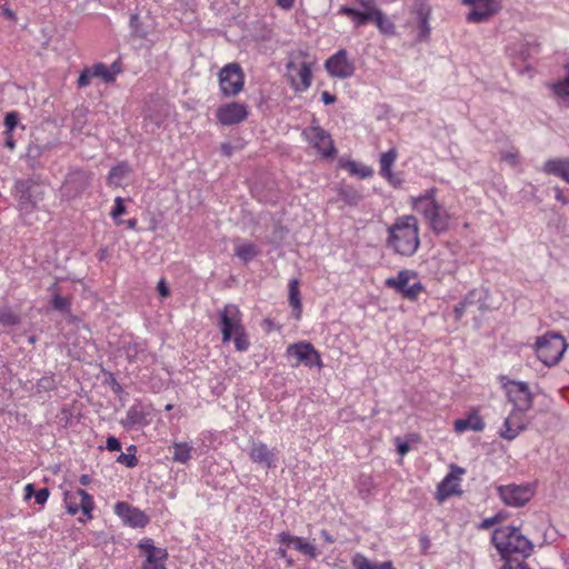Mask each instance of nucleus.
<instances>
[{
  "mask_svg": "<svg viewBox=\"0 0 569 569\" xmlns=\"http://www.w3.org/2000/svg\"><path fill=\"white\" fill-rule=\"evenodd\" d=\"M389 244L401 256H412L419 247L418 222L416 217L399 218L389 228Z\"/></svg>",
  "mask_w": 569,
  "mask_h": 569,
  "instance_id": "1",
  "label": "nucleus"
},
{
  "mask_svg": "<svg viewBox=\"0 0 569 569\" xmlns=\"http://www.w3.org/2000/svg\"><path fill=\"white\" fill-rule=\"evenodd\" d=\"M492 542L501 556H520L528 558L533 550L531 541L521 535L516 527L497 529L492 536Z\"/></svg>",
  "mask_w": 569,
  "mask_h": 569,
  "instance_id": "2",
  "label": "nucleus"
},
{
  "mask_svg": "<svg viewBox=\"0 0 569 569\" xmlns=\"http://www.w3.org/2000/svg\"><path fill=\"white\" fill-rule=\"evenodd\" d=\"M14 189L19 208L30 212L43 200L47 186L38 179L29 178L17 180Z\"/></svg>",
  "mask_w": 569,
  "mask_h": 569,
  "instance_id": "3",
  "label": "nucleus"
},
{
  "mask_svg": "<svg viewBox=\"0 0 569 569\" xmlns=\"http://www.w3.org/2000/svg\"><path fill=\"white\" fill-rule=\"evenodd\" d=\"M538 358L548 367L557 365L562 358L567 343L559 333H547L536 342Z\"/></svg>",
  "mask_w": 569,
  "mask_h": 569,
  "instance_id": "4",
  "label": "nucleus"
},
{
  "mask_svg": "<svg viewBox=\"0 0 569 569\" xmlns=\"http://www.w3.org/2000/svg\"><path fill=\"white\" fill-rule=\"evenodd\" d=\"M219 86L224 97H236L243 89L244 74L241 67L229 63L219 71Z\"/></svg>",
  "mask_w": 569,
  "mask_h": 569,
  "instance_id": "5",
  "label": "nucleus"
},
{
  "mask_svg": "<svg viewBox=\"0 0 569 569\" xmlns=\"http://www.w3.org/2000/svg\"><path fill=\"white\" fill-rule=\"evenodd\" d=\"M498 493L501 500L509 507L525 506L535 495V488L530 485L499 486Z\"/></svg>",
  "mask_w": 569,
  "mask_h": 569,
  "instance_id": "6",
  "label": "nucleus"
},
{
  "mask_svg": "<svg viewBox=\"0 0 569 569\" xmlns=\"http://www.w3.org/2000/svg\"><path fill=\"white\" fill-rule=\"evenodd\" d=\"M462 3L471 7L467 14V21L471 23L486 22L501 9L499 0H462Z\"/></svg>",
  "mask_w": 569,
  "mask_h": 569,
  "instance_id": "7",
  "label": "nucleus"
},
{
  "mask_svg": "<svg viewBox=\"0 0 569 569\" xmlns=\"http://www.w3.org/2000/svg\"><path fill=\"white\" fill-rule=\"evenodd\" d=\"M361 10L355 9L351 7H341L339 10L340 14L349 17L355 27H361L367 24L368 22H371L373 20V17L379 12L381 9L377 4V0H355Z\"/></svg>",
  "mask_w": 569,
  "mask_h": 569,
  "instance_id": "8",
  "label": "nucleus"
},
{
  "mask_svg": "<svg viewBox=\"0 0 569 569\" xmlns=\"http://www.w3.org/2000/svg\"><path fill=\"white\" fill-rule=\"evenodd\" d=\"M302 136L323 157L335 156L336 149L331 136L318 124H312L308 128H305Z\"/></svg>",
  "mask_w": 569,
  "mask_h": 569,
  "instance_id": "9",
  "label": "nucleus"
},
{
  "mask_svg": "<svg viewBox=\"0 0 569 569\" xmlns=\"http://www.w3.org/2000/svg\"><path fill=\"white\" fill-rule=\"evenodd\" d=\"M503 387L516 411L526 412L532 407V393L526 382L509 380Z\"/></svg>",
  "mask_w": 569,
  "mask_h": 569,
  "instance_id": "10",
  "label": "nucleus"
},
{
  "mask_svg": "<svg viewBox=\"0 0 569 569\" xmlns=\"http://www.w3.org/2000/svg\"><path fill=\"white\" fill-rule=\"evenodd\" d=\"M286 77L295 91H306L311 86L310 64L307 62L297 64L295 61H289Z\"/></svg>",
  "mask_w": 569,
  "mask_h": 569,
  "instance_id": "11",
  "label": "nucleus"
},
{
  "mask_svg": "<svg viewBox=\"0 0 569 569\" xmlns=\"http://www.w3.org/2000/svg\"><path fill=\"white\" fill-rule=\"evenodd\" d=\"M416 277V272L409 270H401L398 272L397 277L388 278L386 280V284L389 288L396 289L406 298L415 299L422 291V286L419 281H416L412 284L409 283L410 279Z\"/></svg>",
  "mask_w": 569,
  "mask_h": 569,
  "instance_id": "12",
  "label": "nucleus"
},
{
  "mask_svg": "<svg viewBox=\"0 0 569 569\" xmlns=\"http://www.w3.org/2000/svg\"><path fill=\"white\" fill-rule=\"evenodd\" d=\"M220 326L222 333V341L228 342L232 333L244 329L241 325V315L236 305H227L220 313Z\"/></svg>",
  "mask_w": 569,
  "mask_h": 569,
  "instance_id": "13",
  "label": "nucleus"
},
{
  "mask_svg": "<svg viewBox=\"0 0 569 569\" xmlns=\"http://www.w3.org/2000/svg\"><path fill=\"white\" fill-rule=\"evenodd\" d=\"M326 70L331 77L346 79L355 73V64L349 61L345 49L339 50L325 63Z\"/></svg>",
  "mask_w": 569,
  "mask_h": 569,
  "instance_id": "14",
  "label": "nucleus"
},
{
  "mask_svg": "<svg viewBox=\"0 0 569 569\" xmlns=\"http://www.w3.org/2000/svg\"><path fill=\"white\" fill-rule=\"evenodd\" d=\"M287 353L297 359V363L303 362L308 367H322L320 355L309 342H298L287 348Z\"/></svg>",
  "mask_w": 569,
  "mask_h": 569,
  "instance_id": "15",
  "label": "nucleus"
},
{
  "mask_svg": "<svg viewBox=\"0 0 569 569\" xmlns=\"http://www.w3.org/2000/svg\"><path fill=\"white\" fill-rule=\"evenodd\" d=\"M249 112L244 104L230 102L222 104L217 110V119L223 126H233L247 119Z\"/></svg>",
  "mask_w": 569,
  "mask_h": 569,
  "instance_id": "16",
  "label": "nucleus"
},
{
  "mask_svg": "<svg viewBox=\"0 0 569 569\" xmlns=\"http://www.w3.org/2000/svg\"><path fill=\"white\" fill-rule=\"evenodd\" d=\"M422 214L428 220L430 228L436 233L445 232L448 229L449 216L441 210L437 201H432L422 208Z\"/></svg>",
  "mask_w": 569,
  "mask_h": 569,
  "instance_id": "17",
  "label": "nucleus"
},
{
  "mask_svg": "<svg viewBox=\"0 0 569 569\" xmlns=\"http://www.w3.org/2000/svg\"><path fill=\"white\" fill-rule=\"evenodd\" d=\"M169 113V107L166 102L158 100L149 104L144 116V127L147 131L154 132L166 120Z\"/></svg>",
  "mask_w": 569,
  "mask_h": 569,
  "instance_id": "18",
  "label": "nucleus"
},
{
  "mask_svg": "<svg viewBox=\"0 0 569 569\" xmlns=\"http://www.w3.org/2000/svg\"><path fill=\"white\" fill-rule=\"evenodd\" d=\"M465 472L462 468L453 466L451 472L438 486L437 498L440 502L448 497L459 493V477Z\"/></svg>",
  "mask_w": 569,
  "mask_h": 569,
  "instance_id": "19",
  "label": "nucleus"
},
{
  "mask_svg": "<svg viewBox=\"0 0 569 569\" xmlns=\"http://www.w3.org/2000/svg\"><path fill=\"white\" fill-rule=\"evenodd\" d=\"M114 509L117 515L133 528H143L149 521L142 511L129 506L127 502H118Z\"/></svg>",
  "mask_w": 569,
  "mask_h": 569,
  "instance_id": "20",
  "label": "nucleus"
},
{
  "mask_svg": "<svg viewBox=\"0 0 569 569\" xmlns=\"http://www.w3.org/2000/svg\"><path fill=\"white\" fill-rule=\"evenodd\" d=\"M249 456L253 462L262 466L263 468L270 469L276 467V449H270L262 442H253L250 448Z\"/></svg>",
  "mask_w": 569,
  "mask_h": 569,
  "instance_id": "21",
  "label": "nucleus"
},
{
  "mask_svg": "<svg viewBox=\"0 0 569 569\" xmlns=\"http://www.w3.org/2000/svg\"><path fill=\"white\" fill-rule=\"evenodd\" d=\"M90 176L84 171H73L67 176L63 191L69 197H76L89 184Z\"/></svg>",
  "mask_w": 569,
  "mask_h": 569,
  "instance_id": "22",
  "label": "nucleus"
},
{
  "mask_svg": "<svg viewBox=\"0 0 569 569\" xmlns=\"http://www.w3.org/2000/svg\"><path fill=\"white\" fill-rule=\"evenodd\" d=\"M521 413L522 412L515 410L508 418H506L503 429L500 431V436L503 439L513 440L519 432L526 428Z\"/></svg>",
  "mask_w": 569,
  "mask_h": 569,
  "instance_id": "23",
  "label": "nucleus"
},
{
  "mask_svg": "<svg viewBox=\"0 0 569 569\" xmlns=\"http://www.w3.org/2000/svg\"><path fill=\"white\" fill-rule=\"evenodd\" d=\"M543 172L560 177L569 183V158L549 159L545 162Z\"/></svg>",
  "mask_w": 569,
  "mask_h": 569,
  "instance_id": "24",
  "label": "nucleus"
},
{
  "mask_svg": "<svg viewBox=\"0 0 569 569\" xmlns=\"http://www.w3.org/2000/svg\"><path fill=\"white\" fill-rule=\"evenodd\" d=\"M120 72L121 66L118 61H114L109 67L102 62L96 63L91 67V73H93V77L100 78L107 83L114 81L116 76Z\"/></svg>",
  "mask_w": 569,
  "mask_h": 569,
  "instance_id": "25",
  "label": "nucleus"
},
{
  "mask_svg": "<svg viewBox=\"0 0 569 569\" xmlns=\"http://www.w3.org/2000/svg\"><path fill=\"white\" fill-rule=\"evenodd\" d=\"M146 423V412L140 405L132 406L128 410L126 418L122 420V425L128 429L141 427Z\"/></svg>",
  "mask_w": 569,
  "mask_h": 569,
  "instance_id": "26",
  "label": "nucleus"
},
{
  "mask_svg": "<svg viewBox=\"0 0 569 569\" xmlns=\"http://www.w3.org/2000/svg\"><path fill=\"white\" fill-rule=\"evenodd\" d=\"M485 422L480 416L472 413L466 419H458L455 421V430L457 432H463L466 430L482 431Z\"/></svg>",
  "mask_w": 569,
  "mask_h": 569,
  "instance_id": "27",
  "label": "nucleus"
},
{
  "mask_svg": "<svg viewBox=\"0 0 569 569\" xmlns=\"http://www.w3.org/2000/svg\"><path fill=\"white\" fill-rule=\"evenodd\" d=\"M289 305L293 309V317L297 320L300 319L302 312V303L299 291V281L297 279H292L289 282Z\"/></svg>",
  "mask_w": 569,
  "mask_h": 569,
  "instance_id": "28",
  "label": "nucleus"
},
{
  "mask_svg": "<svg viewBox=\"0 0 569 569\" xmlns=\"http://www.w3.org/2000/svg\"><path fill=\"white\" fill-rule=\"evenodd\" d=\"M417 17H418V22H419V28H420L418 41H426L430 34V26H429L430 11H429V9L420 7L417 10Z\"/></svg>",
  "mask_w": 569,
  "mask_h": 569,
  "instance_id": "29",
  "label": "nucleus"
},
{
  "mask_svg": "<svg viewBox=\"0 0 569 569\" xmlns=\"http://www.w3.org/2000/svg\"><path fill=\"white\" fill-rule=\"evenodd\" d=\"M352 565L356 569H395L390 561L373 565L367 557L361 553H357L353 557Z\"/></svg>",
  "mask_w": 569,
  "mask_h": 569,
  "instance_id": "30",
  "label": "nucleus"
},
{
  "mask_svg": "<svg viewBox=\"0 0 569 569\" xmlns=\"http://www.w3.org/2000/svg\"><path fill=\"white\" fill-rule=\"evenodd\" d=\"M397 150L395 148L390 149L389 151L385 152L380 157V173L385 178H391V167L395 163L397 159Z\"/></svg>",
  "mask_w": 569,
  "mask_h": 569,
  "instance_id": "31",
  "label": "nucleus"
},
{
  "mask_svg": "<svg viewBox=\"0 0 569 569\" xmlns=\"http://www.w3.org/2000/svg\"><path fill=\"white\" fill-rule=\"evenodd\" d=\"M552 90L557 96L559 103L569 107V71L563 80L552 84Z\"/></svg>",
  "mask_w": 569,
  "mask_h": 569,
  "instance_id": "32",
  "label": "nucleus"
},
{
  "mask_svg": "<svg viewBox=\"0 0 569 569\" xmlns=\"http://www.w3.org/2000/svg\"><path fill=\"white\" fill-rule=\"evenodd\" d=\"M371 22H375L379 31L386 36H393L396 32L393 22L381 10L377 12Z\"/></svg>",
  "mask_w": 569,
  "mask_h": 569,
  "instance_id": "33",
  "label": "nucleus"
},
{
  "mask_svg": "<svg viewBox=\"0 0 569 569\" xmlns=\"http://www.w3.org/2000/svg\"><path fill=\"white\" fill-rule=\"evenodd\" d=\"M258 253L259 249L253 243H241L236 248V256L244 262L252 260Z\"/></svg>",
  "mask_w": 569,
  "mask_h": 569,
  "instance_id": "34",
  "label": "nucleus"
},
{
  "mask_svg": "<svg viewBox=\"0 0 569 569\" xmlns=\"http://www.w3.org/2000/svg\"><path fill=\"white\" fill-rule=\"evenodd\" d=\"M339 196L349 206H357L362 199L361 193L352 187L346 186L340 189Z\"/></svg>",
  "mask_w": 569,
  "mask_h": 569,
  "instance_id": "35",
  "label": "nucleus"
},
{
  "mask_svg": "<svg viewBox=\"0 0 569 569\" xmlns=\"http://www.w3.org/2000/svg\"><path fill=\"white\" fill-rule=\"evenodd\" d=\"M173 460L180 463H186L190 459L192 448L187 442H176L173 445Z\"/></svg>",
  "mask_w": 569,
  "mask_h": 569,
  "instance_id": "36",
  "label": "nucleus"
},
{
  "mask_svg": "<svg viewBox=\"0 0 569 569\" xmlns=\"http://www.w3.org/2000/svg\"><path fill=\"white\" fill-rule=\"evenodd\" d=\"M293 547L301 553L310 557V558H317L318 551L316 546L312 542L305 541L301 538L297 537V540H295Z\"/></svg>",
  "mask_w": 569,
  "mask_h": 569,
  "instance_id": "37",
  "label": "nucleus"
},
{
  "mask_svg": "<svg viewBox=\"0 0 569 569\" xmlns=\"http://www.w3.org/2000/svg\"><path fill=\"white\" fill-rule=\"evenodd\" d=\"M505 560L502 569H528L526 563L527 558L520 556H501Z\"/></svg>",
  "mask_w": 569,
  "mask_h": 569,
  "instance_id": "38",
  "label": "nucleus"
},
{
  "mask_svg": "<svg viewBox=\"0 0 569 569\" xmlns=\"http://www.w3.org/2000/svg\"><path fill=\"white\" fill-rule=\"evenodd\" d=\"M76 496L80 497L79 509H81L84 515L90 517V512L93 507L91 497L82 489L77 490Z\"/></svg>",
  "mask_w": 569,
  "mask_h": 569,
  "instance_id": "39",
  "label": "nucleus"
},
{
  "mask_svg": "<svg viewBox=\"0 0 569 569\" xmlns=\"http://www.w3.org/2000/svg\"><path fill=\"white\" fill-rule=\"evenodd\" d=\"M435 194H436V189L431 188V189L427 190L423 196L418 197L415 200L416 210L421 212L423 207H426L428 203H430L432 201H436Z\"/></svg>",
  "mask_w": 569,
  "mask_h": 569,
  "instance_id": "40",
  "label": "nucleus"
},
{
  "mask_svg": "<svg viewBox=\"0 0 569 569\" xmlns=\"http://www.w3.org/2000/svg\"><path fill=\"white\" fill-rule=\"evenodd\" d=\"M134 452H136V447L134 446H130L128 448V453H121L118 457V461L120 463L126 465L127 467H134V466H137L138 460H137V457H136Z\"/></svg>",
  "mask_w": 569,
  "mask_h": 569,
  "instance_id": "41",
  "label": "nucleus"
},
{
  "mask_svg": "<svg viewBox=\"0 0 569 569\" xmlns=\"http://www.w3.org/2000/svg\"><path fill=\"white\" fill-rule=\"evenodd\" d=\"M346 168L348 169V171L351 174H358L361 178H368V177H370L372 174V169L371 168H369V167H361V168H359V166L355 161H349L347 163Z\"/></svg>",
  "mask_w": 569,
  "mask_h": 569,
  "instance_id": "42",
  "label": "nucleus"
},
{
  "mask_svg": "<svg viewBox=\"0 0 569 569\" xmlns=\"http://www.w3.org/2000/svg\"><path fill=\"white\" fill-rule=\"evenodd\" d=\"M19 322V317L10 309H0V323L3 326H14Z\"/></svg>",
  "mask_w": 569,
  "mask_h": 569,
  "instance_id": "43",
  "label": "nucleus"
},
{
  "mask_svg": "<svg viewBox=\"0 0 569 569\" xmlns=\"http://www.w3.org/2000/svg\"><path fill=\"white\" fill-rule=\"evenodd\" d=\"M127 172H128L127 166H118V167L112 168L109 173L110 183L120 184L122 178L126 176Z\"/></svg>",
  "mask_w": 569,
  "mask_h": 569,
  "instance_id": "44",
  "label": "nucleus"
},
{
  "mask_svg": "<svg viewBox=\"0 0 569 569\" xmlns=\"http://www.w3.org/2000/svg\"><path fill=\"white\" fill-rule=\"evenodd\" d=\"M51 306L54 310L67 312L70 308V302L67 298L61 297L58 293H54L51 300Z\"/></svg>",
  "mask_w": 569,
  "mask_h": 569,
  "instance_id": "45",
  "label": "nucleus"
},
{
  "mask_svg": "<svg viewBox=\"0 0 569 569\" xmlns=\"http://www.w3.org/2000/svg\"><path fill=\"white\" fill-rule=\"evenodd\" d=\"M233 342H234V347L238 351L242 352V351L248 350L250 343H249L248 337L244 332V329L238 331L234 335Z\"/></svg>",
  "mask_w": 569,
  "mask_h": 569,
  "instance_id": "46",
  "label": "nucleus"
},
{
  "mask_svg": "<svg viewBox=\"0 0 569 569\" xmlns=\"http://www.w3.org/2000/svg\"><path fill=\"white\" fill-rule=\"evenodd\" d=\"M126 212V207L123 203V199L120 197H117L114 200V207L111 211V217L116 220L117 224H120L122 221H118V218L122 216Z\"/></svg>",
  "mask_w": 569,
  "mask_h": 569,
  "instance_id": "47",
  "label": "nucleus"
},
{
  "mask_svg": "<svg viewBox=\"0 0 569 569\" xmlns=\"http://www.w3.org/2000/svg\"><path fill=\"white\" fill-rule=\"evenodd\" d=\"M168 557V552L166 549L154 547V551L150 552L147 557V562H157L163 561Z\"/></svg>",
  "mask_w": 569,
  "mask_h": 569,
  "instance_id": "48",
  "label": "nucleus"
},
{
  "mask_svg": "<svg viewBox=\"0 0 569 569\" xmlns=\"http://www.w3.org/2000/svg\"><path fill=\"white\" fill-rule=\"evenodd\" d=\"M18 121H19V116L17 112L7 113V116L4 118V126L7 128L6 133H10V131H12L17 127Z\"/></svg>",
  "mask_w": 569,
  "mask_h": 569,
  "instance_id": "49",
  "label": "nucleus"
},
{
  "mask_svg": "<svg viewBox=\"0 0 569 569\" xmlns=\"http://www.w3.org/2000/svg\"><path fill=\"white\" fill-rule=\"evenodd\" d=\"M471 305V301H470V297H467L462 302H460L459 305H457L455 307V317L457 320L461 319V317L463 316V312L466 310V308Z\"/></svg>",
  "mask_w": 569,
  "mask_h": 569,
  "instance_id": "50",
  "label": "nucleus"
},
{
  "mask_svg": "<svg viewBox=\"0 0 569 569\" xmlns=\"http://www.w3.org/2000/svg\"><path fill=\"white\" fill-rule=\"evenodd\" d=\"M92 77L93 73H91V68L84 69L78 79V86L87 87L90 83Z\"/></svg>",
  "mask_w": 569,
  "mask_h": 569,
  "instance_id": "51",
  "label": "nucleus"
},
{
  "mask_svg": "<svg viewBox=\"0 0 569 569\" xmlns=\"http://www.w3.org/2000/svg\"><path fill=\"white\" fill-rule=\"evenodd\" d=\"M153 540L150 538H144L139 542V548L148 556L150 552L154 551Z\"/></svg>",
  "mask_w": 569,
  "mask_h": 569,
  "instance_id": "52",
  "label": "nucleus"
},
{
  "mask_svg": "<svg viewBox=\"0 0 569 569\" xmlns=\"http://www.w3.org/2000/svg\"><path fill=\"white\" fill-rule=\"evenodd\" d=\"M295 540H297V537L291 536L288 532H281L278 536V542L281 543L282 546H286V547H289L291 545L293 546L295 545Z\"/></svg>",
  "mask_w": 569,
  "mask_h": 569,
  "instance_id": "53",
  "label": "nucleus"
},
{
  "mask_svg": "<svg viewBox=\"0 0 569 569\" xmlns=\"http://www.w3.org/2000/svg\"><path fill=\"white\" fill-rule=\"evenodd\" d=\"M48 497H49L48 488H42L34 493L36 502L39 505H43L48 500Z\"/></svg>",
  "mask_w": 569,
  "mask_h": 569,
  "instance_id": "54",
  "label": "nucleus"
},
{
  "mask_svg": "<svg viewBox=\"0 0 569 569\" xmlns=\"http://www.w3.org/2000/svg\"><path fill=\"white\" fill-rule=\"evenodd\" d=\"M107 449L110 451L121 450V443L116 437H109L107 439Z\"/></svg>",
  "mask_w": 569,
  "mask_h": 569,
  "instance_id": "55",
  "label": "nucleus"
},
{
  "mask_svg": "<svg viewBox=\"0 0 569 569\" xmlns=\"http://www.w3.org/2000/svg\"><path fill=\"white\" fill-rule=\"evenodd\" d=\"M517 158H518V154L516 152H505L501 156L502 160L509 162L512 166L517 164Z\"/></svg>",
  "mask_w": 569,
  "mask_h": 569,
  "instance_id": "56",
  "label": "nucleus"
},
{
  "mask_svg": "<svg viewBox=\"0 0 569 569\" xmlns=\"http://www.w3.org/2000/svg\"><path fill=\"white\" fill-rule=\"evenodd\" d=\"M556 199L562 204L568 203V199L563 196L562 190L557 186L553 188Z\"/></svg>",
  "mask_w": 569,
  "mask_h": 569,
  "instance_id": "57",
  "label": "nucleus"
},
{
  "mask_svg": "<svg viewBox=\"0 0 569 569\" xmlns=\"http://www.w3.org/2000/svg\"><path fill=\"white\" fill-rule=\"evenodd\" d=\"M66 503H67V509H68V512L70 515H76L78 511H79V507L77 503H73L71 501H69V497L67 496L66 497Z\"/></svg>",
  "mask_w": 569,
  "mask_h": 569,
  "instance_id": "58",
  "label": "nucleus"
},
{
  "mask_svg": "<svg viewBox=\"0 0 569 569\" xmlns=\"http://www.w3.org/2000/svg\"><path fill=\"white\" fill-rule=\"evenodd\" d=\"M321 100L325 104H330L336 101V96L329 93L328 91H323L321 93Z\"/></svg>",
  "mask_w": 569,
  "mask_h": 569,
  "instance_id": "59",
  "label": "nucleus"
},
{
  "mask_svg": "<svg viewBox=\"0 0 569 569\" xmlns=\"http://www.w3.org/2000/svg\"><path fill=\"white\" fill-rule=\"evenodd\" d=\"M158 291L160 293L161 297H167L169 295V288L168 286L166 284L164 280L161 279L159 282H158Z\"/></svg>",
  "mask_w": 569,
  "mask_h": 569,
  "instance_id": "60",
  "label": "nucleus"
},
{
  "mask_svg": "<svg viewBox=\"0 0 569 569\" xmlns=\"http://www.w3.org/2000/svg\"><path fill=\"white\" fill-rule=\"evenodd\" d=\"M143 569H166L163 561L147 562L143 565Z\"/></svg>",
  "mask_w": 569,
  "mask_h": 569,
  "instance_id": "61",
  "label": "nucleus"
},
{
  "mask_svg": "<svg viewBox=\"0 0 569 569\" xmlns=\"http://www.w3.org/2000/svg\"><path fill=\"white\" fill-rule=\"evenodd\" d=\"M420 546H421L422 551L426 553L431 546V542H430V539L428 536L423 535L420 537Z\"/></svg>",
  "mask_w": 569,
  "mask_h": 569,
  "instance_id": "62",
  "label": "nucleus"
},
{
  "mask_svg": "<svg viewBox=\"0 0 569 569\" xmlns=\"http://www.w3.org/2000/svg\"><path fill=\"white\" fill-rule=\"evenodd\" d=\"M523 46H525V44H521V49H520V51H519V54H520V57L525 60V59H527L528 57H530V54H531V52H532V51H535V52L537 51V46H531V47H529L527 50H523V49H522V47H523Z\"/></svg>",
  "mask_w": 569,
  "mask_h": 569,
  "instance_id": "63",
  "label": "nucleus"
},
{
  "mask_svg": "<svg viewBox=\"0 0 569 569\" xmlns=\"http://www.w3.org/2000/svg\"><path fill=\"white\" fill-rule=\"evenodd\" d=\"M295 0H277V4L282 9H291L293 7Z\"/></svg>",
  "mask_w": 569,
  "mask_h": 569,
  "instance_id": "64",
  "label": "nucleus"
}]
</instances>
